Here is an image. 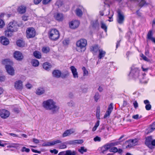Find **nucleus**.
<instances>
[{"mask_svg":"<svg viewBox=\"0 0 155 155\" xmlns=\"http://www.w3.org/2000/svg\"><path fill=\"white\" fill-rule=\"evenodd\" d=\"M43 107L46 110H51L53 113L56 112L59 109L56 103L52 99H48L42 103Z\"/></svg>","mask_w":155,"mask_h":155,"instance_id":"nucleus-1","label":"nucleus"},{"mask_svg":"<svg viewBox=\"0 0 155 155\" xmlns=\"http://www.w3.org/2000/svg\"><path fill=\"white\" fill-rule=\"evenodd\" d=\"M18 25L17 23L14 21L10 22L8 25V29L5 31V35L7 36H11L12 33L17 31Z\"/></svg>","mask_w":155,"mask_h":155,"instance_id":"nucleus-2","label":"nucleus"},{"mask_svg":"<svg viewBox=\"0 0 155 155\" xmlns=\"http://www.w3.org/2000/svg\"><path fill=\"white\" fill-rule=\"evenodd\" d=\"M87 44V42L86 39H81L76 42V50L79 52H84L86 50Z\"/></svg>","mask_w":155,"mask_h":155,"instance_id":"nucleus-3","label":"nucleus"},{"mask_svg":"<svg viewBox=\"0 0 155 155\" xmlns=\"http://www.w3.org/2000/svg\"><path fill=\"white\" fill-rule=\"evenodd\" d=\"M49 36L52 40L55 41L59 37L60 35L58 31L56 29H52L49 33Z\"/></svg>","mask_w":155,"mask_h":155,"instance_id":"nucleus-4","label":"nucleus"},{"mask_svg":"<svg viewBox=\"0 0 155 155\" xmlns=\"http://www.w3.org/2000/svg\"><path fill=\"white\" fill-rule=\"evenodd\" d=\"M129 75L132 78L140 79L139 77V70L137 68L132 67Z\"/></svg>","mask_w":155,"mask_h":155,"instance_id":"nucleus-5","label":"nucleus"},{"mask_svg":"<svg viewBox=\"0 0 155 155\" xmlns=\"http://www.w3.org/2000/svg\"><path fill=\"white\" fill-rule=\"evenodd\" d=\"M26 37L28 38H31L35 37L36 31L35 29L32 27L27 28L26 31Z\"/></svg>","mask_w":155,"mask_h":155,"instance_id":"nucleus-6","label":"nucleus"},{"mask_svg":"<svg viewBox=\"0 0 155 155\" xmlns=\"http://www.w3.org/2000/svg\"><path fill=\"white\" fill-rule=\"evenodd\" d=\"M152 138L151 136H148L146 138L145 143V144L150 149H153L154 147L152 146Z\"/></svg>","mask_w":155,"mask_h":155,"instance_id":"nucleus-7","label":"nucleus"},{"mask_svg":"<svg viewBox=\"0 0 155 155\" xmlns=\"http://www.w3.org/2000/svg\"><path fill=\"white\" fill-rule=\"evenodd\" d=\"M14 57L17 60L22 61L24 58V56L22 53L19 51H15L14 53Z\"/></svg>","mask_w":155,"mask_h":155,"instance_id":"nucleus-8","label":"nucleus"},{"mask_svg":"<svg viewBox=\"0 0 155 155\" xmlns=\"http://www.w3.org/2000/svg\"><path fill=\"white\" fill-rule=\"evenodd\" d=\"M124 19V17L123 14L120 11L118 12V15L117 19V21L119 24H122Z\"/></svg>","mask_w":155,"mask_h":155,"instance_id":"nucleus-9","label":"nucleus"},{"mask_svg":"<svg viewBox=\"0 0 155 155\" xmlns=\"http://www.w3.org/2000/svg\"><path fill=\"white\" fill-rule=\"evenodd\" d=\"M113 104L112 103H111L109 105L107 110L104 116V118H105L107 117H109L110 116V115L113 109Z\"/></svg>","mask_w":155,"mask_h":155,"instance_id":"nucleus-10","label":"nucleus"},{"mask_svg":"<svg viewBox=\"0 0 155 155\" xmlns=\"http://www.w3.org/2000/svg\"><path fill=\"white\" fill-rule=\"evenodd\" d=\"M15 88L17 90H21L23 88L22 82L21 80L16 81L14 83Z\"/></svg>","mask_w":155,"mask_h":155,"instance_id":"nucleus-11","label":"nucleus"},{"mask_svg":"<svg viewBox=\"0 0 155 155\" xmlns=\"http://www.w3.org/2000/svg\"><path fill=\"white\" fill-rule=\"evenodd\" d=\"M5 68L8 73L10 75H13L14 74V70L13 68L9 65H5Z\"/></svg>","mask_w":155,"mask_h":155,"instance_id":"nucleus-12","label":"nucleus"},{"mask_svg":"<svg viewBox=\"0 0 155 155\" xmlns=\"http://www.w3.org/2000/svg\"><path fill=\"white\" fill-rule=\"evenodd\" d=\"M80 23L78 20L72 21L69 24V26L71 28L75 29L77 28L79 26Z\"/></svg>","mask_w":155,"mask_h":155,"instance_id":"nucleus-13","label":"nucleus"},{"mask_svg":"<svg viewBox=\"0 0 155 155\" xmlns=\"http://www.w3.org/2000/svg\"><path fill=\"white\" fill-rule=\"evenodd\" d=\"M70 69L73 74V77L74 78H78V74L77 69L74 66H71Z\"/></svg>","mask_w":155,"mask_h":155,"instance_id":"nucleus-14","label":"nucleus"},{"mask_svg":"<svg viewBox=\"0 0 155 155\" xmlns=\"http://www.w3.org/2000/svg\"><path fill=\"white\" fill-rule=\"evenodd\" d=\"M99 47L98 45H94L91 46V51L94 55H95L97 53L98 51H99Z\"/></svg>","mask_w":155,"mask_h":155,"instance_id":"nucleus-15","label":"nucleus"},{"mask_svg":"<svg viewBox=\"0 0 155 155\" xmlns=\"http://www.w3.org/2000/svg\"><path fill=\"white\" fill-rule=\"evenodd\" d=\"M1 117L2 118L5 119L9 117L10 115L9 112L5 110L2 109L1 111Z\"/></svg>","mask_w":155,"mask_h":155,"instance_id":"nucleus-16","label":"nucleus"},{"mask_svg":"<svg viewBox=\"0 0 155 155\" xmlns=\"http://www.w3.org/2000/svg\"><path fill=\"white\" fill-rule=\"evenodd\" d=\"M54 17L57 20L59 21H61L63 20V15L61 13H56L54 15Z\"/></svg>","mask_w":155,"mask_h":155,"instance_id":"nucleus-17","label":"nucleus"},{"mask_svg":"<svg viewBox=\"0 0 155 155\" xmlns=\"http://www.w3.org/2000/svg\"><path fill=\"white\" fill-rule=\"evenodd\" d=\"M75 132V130L73 129L67 130L63 133L62 135V136L63 137H65L69 136L71 134L74 133Z\"/></svg>","mask_w":155,"mask_h":155,"instance_id":"nucleus-18","label":"nucleus"},{"mask_svg":"<svg viewBox=\"0 0 155 155\" xmlns=\"http://www.w3.org/2000/svg\"><path fill=\"white\" fill-rule=\"evenodd\" d=\"M110 147L109 143H106L101 148V153L104 154L105 152L108 149H110Z\"/></svg>","mask_w":155,"mask_h":155,"instance_id":"nucleus-19","label":"nucleus"},{"mask_svg":"<svg viewBox=\"0 0 155 155\" xmlns=\"http://www.w3.org/2000/svg\"><path fill=\"white\" fill-rule=\"evenodd\" d=\"M61 71L58 70H54L52 72L53 77L57 78L61 77Z\"/></svg>","mask_w":155,"mask_h":155,"instance_id":"nucleus-20","label":"nucleus"},{"mask_svg":"<svg viewBox=\"0 0 155 155\" xmlns=\"http://www.w3.org/2000/svg\"><path fill=\"white\" fill-rule=\"evenodd\" d=\"M1 43L3 45H6L9 44V41L8 39L4 36L1 37Z\"/></svg>","mask_w":155,"mask_h":155,"instance_id":"nucleus-21","label":"nucleus"},{"mask_svg":"<svg viewBox=\"0 0 155 155\" xmlns=\"http://www.w3.org/2000/svg\"><path fill=\"white\" fill-rule=\"evenodd\" d=\"M153 34L151 30L149 31L147 35V38L155 43V38L152 37Z\"/></svg>","mask_w":155,"mask_h":155,"instance_id":"nucleus-22","label":"nucleus"},{"mask_svg":"<svg viewBox=\"0 0 155 155\" xmlns=\"http://www.w3.org/2000/svg\"><path fill=\"white\" fill-rule=\"evenodd\" d=\"M43 68L45 70L49 71L51 68V65L50 63L46 62L43 64Z\"/></svg>","mask_w":155,"mask_h":155,"instance_id":"nucleus-23","label":"nucleus"},{"mask_svg":"<svg viewBox=\"0 0 155 155\" xmlns=\"http://www.w3.org/2000/svg\"><path fill=\"white\" fill-rule=\"evenodd\" d=\"M99 54L98 56V58L99 59H101L103 58L105 55L106 52L103 51L102 49H100L99 51Z\"/></svg>","mask_w":155,"mask_h":155,"instance_id":"nucleus-24","label":"nucleus"},{"mask_svg":"<svg viewBox=\"0 0 155 155\" xmlns=\"http://www.w3.org/2000/svg\"><path fill=\"white\" fill-rule=\"evenodd\" d=\"M155 130V122L150 125V127H149L147 129L148 131L147 134L151 133Z\"/></svg>","mask_w":155,"mask_h":155,"instance_id":"nucleus-25","label":"nucleus"},{"mask_svg":"<svg viewBox=\"0 0 155 155\" xmlns=\"http://www.w3.org/2000/svg\"><path fill=\"white\" fill-rule=\"evenodd\" d=\"M26 10V8L24 6H21L19 7L18 8V11L20 14H23L24 13Z\"/></svg>","mask_w":155,"mask_h":155,"instance_id":"nucleus-26","label":"nucleus"},{"mask_svg":"<svg viewBox=\"0 0 155 155\" xmlns=\"http://www.w3.org/2000/svg\"><path fill=\"white\" fill-rule=\"evenodd\" d=\"M69 75V73L67 71H65L62 73L61 75V77L62 78H66Z\"/></svg>","mask_w":155,"mask_h":155,"instance_id":"nucleus-27","label":"nucleus"},{"mask_svg":"<svg viewBox=\"0 0 155 155\" xmlns=\"http://www.w3.org/2000/svg\"><path fill=\"white\" fill-rule=\"evenodd\" d=\"M45 92V90L43 88H40L37 89L36 91V94L38 95H41Z\"/></svg>","mask_w":155,"mask_h":155,"instance_id":"nucleus-28","label":"nucleus"},{"mask_svg":"<svg viewBox=\"0 0 155 155\" xmlns=\"http://www.w3.org/2000/svg\"><path fill=\"white\" fill-rule=\"evenodd\" d=\"M34 56L36 58L40 59L41 58V54L38 51H36L33 52Z\"/></svg>","mask_w":155,"mask_h":155,"instance_id":"nucleus-29","label":"nucleus"},{"mask_svg":"<svg viewBox=\"0 0 155 155\" xmlns=\"http://www.w3.org/2000/svg\"><path fill=\"white\" fill-rule=\"evenodd\" d=\"M77 152L75 151H71L70 150H66V155H76Z\"/></svg>","mask_w":155,"mask_h":155,"instance_id":"nucleus-30","label":"nucleus"},{"mask_svg":"<svg viewBox=\"0 0 155 155\" xmlns=\"http://www.w3.org/2000/svg\"><path fill=\"white\" fill-rule=\"evenodd\" d=\"M100 97L101 95L99 94V93L98 92H96L94 97V101L95 102H97L98 99L100 98Z\"/></svg>","mask_w":155,"mask_h":155,"instance_id":"nucleus-31","label":"nucleus"},{"mask_svg":"<svg viewBox=\"0 0 155 155\" xmlns=\"http://www.w3.org/2000/svg\"><path fill=\"white\" fill-rule=\"evenodd\" d=\"M31 63L32 65L35 67H37L39 65L38 61L36 59H33L31 61Z\"/></svg>","mask_w":155,"mask_h":155,"instance_id":"nucleus-32","label":"nucleus"},{"mask_svg":"<svg viewBox=\"0 0 155 155\" xmlns=\"http://www.w3.org/2000/svg\"><path fill=\"white\" fill-rule=\"evenodd\" d=\"M76 13L77 15L79 17L81 16L83 14L82 10L79 8H78L76 9Z\"/></svg>","mask_w":155,"mask_h":155,"instance_id":"nucleus-33","label":"nucleus"},{"mask_svg":"<svg viewBox=\"0 0 155 155\" xmlns=\"http://www.w3.org/2000/svg\"><path fill=\"white\" fill-rule=\"evenodd\" d=\"M16 44L18 46L20 47L24 46L25 45L24 42L23 41L21 40L17 41Z\"/></svg>","mask_w":155,"mask_h":155,"instance_id":"nucleus-34","label":"nucleus"},{"mask_svg":"<svg viewBox=\"0 0 155 155\" xmlns=\"http://www.w3.org/2000/svg\"><path fill=\"white\" fill-rule=\"evenodd\" d=\"M100 107L99 106L97 107L96 116L97 118L98 119H100Z\"/></svg>","mask_w":155,"mask_h":155,"instance_id":"nucleus-35","label":"nucleus"},{"mask_svg":"<svg viewBox=\"0 0 155 155\" xmlns=\"http://www.w3.org/2000/svg\"><path fill=\"white\" fill-rule=\"evenodd\" d=\"M128 141L131 142L133 145L134 146L137 145L138 142V140L137 139H135L132 140H128Z\"/></svg>","mask_w":155,"mask_h":155,"instance_id":"nucleus-36","label":"nucleus"},{"mask_svg":"<svg viewBox=\"0 0 155 155\" xmlns=\"http://www.w3.org/2000/svg\"><path fill=\"white\" fill-rule=\"evenodd\" d=\"M91 23L93 27L95 28H98L99 26V23L97 20L93 21Z\"/></svg>","mask_w":155,"mask_h":155,"instance_id":"nucleus-37","label":"nucleus"},{"mask_svg":"<svg viewBox=\"0 0 155 155\" xmlns=\"http://www.w3.org/2000/svg\"><path fill=\"white\" fill-rule=\"evenodd\" d=\"M82 69L83 72V76H87L88 72L87 70L84 67H83L82 68Z\"/></svg>","mask_w":155,"mask_h":155,"instance_id":"nucleus-38","label":"nucleus"},{"mask_svg":"<svg viewBox=\"0 0 155 155\" xmlns=\"http://www.w3.org/2000/svg\"><path fill=\"white\" fill-rule=\"evenodd\" d=\"M42 52L45 53L49 52L50 51V48L48 47H43L42 49Z\"/></svg>","mask_w":155,"mask_h":155,"instance_id":"nucleus-39","label":"nucleus"},{"mask_svg":"<svg viewBox=\"0 0 155 155\" xmlns=\"http://www.w3.org/2000/svg\"><path fill=\"white\" fill-rule=\"evenodd\" d=\"M78 151L81 154H83L84 152H86L87 149H85L84 147H81V148L78 150Z\"/></svg>","mask_w":155,"mask_h":155,"instance_id":"nucleus-40","label":"nucleus"},{"mask_svg":"<svg viewBox=\"0 0 155 155\" xmlns=\"http://www.w3.org/2000/svg\"><path fill=\"white\" fill-rule=\"evenodd\" d=\"M118 149L116 147H113L110 148L109 150V151L110 152H113L116 153L117 152Z\"/></svg>","mask_w":155,"mask_h":155,"instance_id":"nucleus-41","label":"nucleus"},{"mask_svg":"<svg viewBox=\"0 0 155 155\" xmlns=\"http://www.w3.org/2000/svg\"><path fill=\"white\" fill-rule=\"evenodd\" d=\"M146 3V2L144 0H141L138 4V6L140 7H142Z\"/></svg>","mask_w":155,"mask_h":155,"instance_id":"nucleus-42","label":"nucleus"},{"mask_svg":"<svg viewBox=\"0 0 155 155\" xmlns=\"http://www.w3.org/2000/svg\"><path fill=\"white\" fill-rule=\"evenodd\" d=\"M30 151V149L29 148H27L25 147H22L21 150V151L22 152H25L27 153H28Z\"/></svg>","mask_w":155,"mask_h":155,"instance_id":"nucleus-43","label":"nucleus"},{"mask_svg":"<svg viewBox=\"0 0 155 155\" xmlns=\"http://www.w3.org/2000/svg\"><path fill=\"white\" fill-rule=\"evenodd\" d=\"M52 142H45L43 143L42 146L43 147H47L52 146Z\"/></svg>","mask_w":155,"mask_h":155,"instance_id":"nucleus-44","label":"nucleus"},{"mask_svg":"<svg viewBox=\"0 0 155 155\" xmlns=\"http://www.w3.org/2000/svg\"><path fill=\"white\" fill-rule=\"evenodd\" d=\"M101 28L104 29L106 32L107 31V27L105 24L102 21L101 22Z\"/></svg>","mask_w":155,"mask_h":155,"instance_id":"nucleus-45","label":"nucleus"},{"mask_svg":"<svg viewBox=\"0 0 155 155\" xmlns=\"http://www.w3.org/2000/svg\"><path fill=\"white\" fill-rule=\"evenodd\" d=\"M128 143V145L126 147V148H130L131 147L134 146L133 145V144L131 142H130L128 141H127L126 142H125V143Z\"/></svg>","mask_w":155,"mask_h":155,"instance_id":"nucleus-46","label":"nucleus"},{"mask_svg":"<svg viewBox=\"0 0 155 155\" xmlns=\"http://www.w3.org/2000/svg\"><path fill=\"white\" fill-rule=\"evenodd\" d=\"M109 143L110 147H111L113 146H115L118 145V144H119V142L118 141H117V142H111V143Z\"/></svg>","mask_w":155,"mask_h":155,"instance_id":"nucleus-47","label":"nucleus"},{"mask_svg":"<svg viewBox=\"0 0 155 155\" xmlns=\"http://www.w3.org/2000/svg\"><path fill=\"white\" fill-rule=\"evenodd\" d=\"M63 4L62 1L59 0L57 1L55 3V5H57L58 7L61 6Z\"/></svg>","mask_w":155,"mask_h":155,"instance_id":"nucleus-48","label":"nucleus"},{"mask_svg":"<svg viewBox=\"0 0 155 155\" xmlns=\"http://www.w3.org/2000/svg\"><path fill=\"white\" fill-rule=\"evenodd\" d=\"M59 148L60 149H64L67 147V146L64 143H63L60 145L59 146Z\"/></svg>","mask_w":155,"mask_h":155,"instance_id":"nucleus-49","label":"nucleus"},{"mask_svg":"<svg viewBox=\"0 0 155 155\" xmlns=\"http://www.w3.org/2000/svg\"><path fill=\"white\" fill-rule=\"evenodd\" d=\"M75 142H76L75 144H81L84 142L82 140H75Z\"/></svg>","mask_w":155,"mask_h":155,"instance_id":"nucleus-50","label":"nucleus"},{"mask_svg":"<svg viewBox=\"0 0 155 155\" xmlns=\"http://www.w3.org/2000/svg\"><path fill=\"white\" fill-rule=\"evenodd\" d=\"M145 107L147 110H149L151 109V106L150 104H147L146 105Z\"/></svg>","mask_w":155,"mask_h":155,"instance_id":"nucleus-51","label":"nucleus"},{"mask_svg":"<svg viewBox=\"0 0 155 155\" xmlns=\"http://www.w3.org/2000/svg\"><path fill=\"white\" fill-rule=\"evenodd\" d=\"M51 142V144H52V145H53L57 143H61L62 142L60 140H55L52 142Z\"/></svg>","mask_w":155,"mask_h":155,"instance_id":"nucleus-52","label":"nucleus"},{"mask_svg":"<svg viewBox=\"0 0 155 155\" xmlns=\"http://www.w3.org/2000/svg\"><path fill=\"white\" fill-rule=\"evenodd\" d=\"M142 117V116H140L139 117V115L138 114L133 116L132 118L134 119L137 120Z\"/></svg>","mask_w":155,"mask_h":155,"instance_id":"nucleus-53","label":"nucleus"},{"mask_svg":"<svg viewBox=\"0 0 155 155\" xmlns=\"http://www.w3.org/2000/svg\"><path fill=\"white\" fill-rule=\"evenodd\" d=\"M94 140L95 142H100L101 141V138L98 136H96L94 138Z\"/></svg>","mask_w":155,"mask_h":155,"instance_id":"nucleus-54","label":"nucleus"},{"mask_svg":"<svg viewBox=\"0 0 155 155\" xmlns=\"http://www.w3.org/2000/svg\"><path fill=\"white\" fill-rule=\"evenodd\" d=\"M5 23L4 21L1 19V28H2L5 26Z\"/></svg>","mask_w":155,"mask_h":155,"instance_id":"nucleus-55","label":"nucleus"},{"mask_svg":"<svg viewBox=\"0 0 155 155\" xmlns=\"http://www.w3.org/2000/svg\"><path fill=\"white\" fill-rule=\"evenodd\" d=\"M68 104L69 106L72 107L74 105V103L73 101H71L70 102H69L68 103Z\"/></svg>","mask_w":155,"mask_h":155,"instance_id":"nucleus-56","label":"nucleus"},{"mask_svg":"<svg viewBox=\"0 0 155 155\" xmlns=\"http://www.w3.org/2000/svg\"><path fill=\"white\" fill-rule=\"evenodd\" d=\"M50 152L52 153H54V154H57L58 152V150H57L55 149H54L52 150H51Z\"/></svg>","mask_w":155,"mask_h":155,"instance_id":"nucleus-57","label":"nucleus"},{"mask_svg":"<svg viewBox=\"0 0 155 155\" xmlns=\"http://www.w3.org/2000/svg\"><path fill=\"white\" fill-rule=\"evenodd\" d=\"M51 0H43L42 2L43 4L44 5H46L48 4L50 2Z\"/></svg>","mask_w":155,"mask_h":155,"instance_id":"nucleus-58","label":"nucleus"},{"mask_svg":"<svg viewBox=\"0 0 155 155\" xmlns=\"http://www.w3.org/2000/svg\"><path fill=\"white\" fill-rule=\"evenodd\" d=\"M145 54L147 56L149 57H150V56L149 55V51L146 49H145Z\"/></svg>","mask_w":155,"mask_h":155,"instance_id":"nucleus-59","label":"nucleus"},{"mask_svg":"<svg viewBox=\"0 0 155 155\" xmlns=\"http://www.w3.org/2000/svg\"><path fill=\"white\" fill-rule=\"evenodd\" d=\"M26 87L28 89H30L32 87V85L30 84H27L25 85Z\"/></svg>","mask_w":155,"mask_h":155,"instance_id":"nucleus-60","label":"nucleus"},{"mask_svg":"<svg viewBox=\"0 0 155 155\" xmlns=\"http://www.w3.org/2000/svg\"><path fill=\"white\" fill-rule=\"evenodd\" d=\"M33 142L35 143H39V140L34 138L33 139Z\"/></svg>","mask_w":155,"mask_h":155,"instance_id":"nucleus-61","label":"nucleus"},{"mask_svg":"<svg viewBox=\"0 0 155 155\" xmlns=\"http://www.w3.org/2000/svg\"><path fill=\"white\" fill-rule=\"evenodd\" d=\"M133 105L134 107L135 108H137L138 107V104L137 102L136 101H135L134 102Z\"/></svg>","mask_w":155,"mask_h":155,"instance_id":"nucleus-62","label":"nucleus"},{"mask_svg":"<svg viewBox=\"0 0 155 155\" xmlns=\"http://www.w3.org/2000/svg\"><path fill=\"white\" fill-rule=\"evenodd\" d=\"M66 151L60 152L58 155H66Z\"/></svg>","mask_w":155,"mask_h":155,"instance_id":"nucleus-63","label":"nucleus"},{"mask_svg":"<svg viewBox=\"0 0 155 155\" xmlns=\"http://www.w3.org/2000/svg\"><path fill=\"white\" fill-rule=\"evenodd\" d=\"M41 0H34V3L36 4H38L41 1Z\"/></svg>","mask_w":155,"mask_h":155,"instance_id":"nucleus-64","label":"nucleus"}]
</instances>
